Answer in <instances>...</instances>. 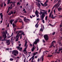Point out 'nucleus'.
Here are the masks:
<instances>
[{
	"label": "nucleus",
	"instance_id": "f257e3e1",
	"mask_svg": "<svg viewBox=\"0 0 62 62\" xmlns=\"http://www.w3.org/2000/svg\"><path fill=\"white\" fill-rule=\"evenodd\" d=\"M42 10V11H43L44 12H42L41 11H40L39 14L40 15H41V14H42L41 16V20H42V22L43 23H45V22H44V20H43V19H44V17L45 16V15L46 14V15H47V11H46L43 10Z\"/></svg>",
	"mask_w": 62,
	"mask_h": 62
},
{
	"label": "nucleus",
	"instance_id": "f03ea898",
	"mask_svg": "<svg viewBox=\"0 0 62 62\" xmlns=\"http://www.w3.org/2000/svg\"><path fill=\"white\" fill-rule=\"evenodd\" d=\"M7 31H6L5 32H3V37L4 39H1L0 37V40L1 41H3L4 40H6V38H7Z\"/></svg>",
	"mask_w": 62,
	"mask_h": 62
},
{
	"label": "nucleus",
	"instance_id": "7ed1b4c3",
	"mask_svg": "<svg viewBox=\"0 0 62 62\" xmlns=\"http://www.w3.org/2000/svg\"><path fill=\"white\" fill-rule=\"evenodd\" d=\"M20 36L21 39H22V34H19V35L18 34L16 37V41H17L19 40V38Z\"/></svg>",
	"mask_w": 62,
	"mask_h": 62
},
{
	"label": "nucleus",
	"instance_id": "20e7f679",
	"mask_svg": "<svg viewBox=\"0 0 62 62\" xmlns=\"http://www.w3.org/2000/svg\"><path fill=\"white\" fill-rule=\"evenodd\" d=\"M12 54H13L14 55L16 56L18 54V51L17 50H14L12 52Z\"/></svg>",
	"mask_w": 62,
	"mask_h": 62
},
{
	"label": "nucleus",
	"instance_id": "39448f33",
	"mask_svg": "<svg viewBox=\"0 0 62 62\" xmlns=\"http://www.w3.org/2000/svg\"><path fill=\"white\" fill-rule=\"evenodd\" d=\"M44 37L46 40H48L49 39V37L47 35H44Z\"/></svg>",
	"mask_w": 62,
	"mask_h": 62
},
{
	"label": "nucleus",
	"instance_id": "423d86ee",
	"mask_svg": "<svg viewBox=\"0 0 62 62\" xmlns=\"http://www.w3.org/2000/svg\"><path fill=\"white\" fill-rule=\"evenodd\" d=\"M21 44H20L19 45V46L17 47V49L19 50V51H21V50H22V47H20V46H21Z\"/></svg>",
	"mask_w": 62,
	"mask_h": 62
},
{
	"label": "nucleus",
	"instance_id": "0eeeda50",
	"mask_svg": "<svg viewBox=\"0 0 62 62\" xmlns=\"http://www.w3.org/2000/svg\"><path fill=\"white\" fill-rule=\"evenodd\" d=\"M39 40L38 39H37L36 41H35L33 43V44H37L38 43V41H39Z\"/></svg>",
	"mask_w": 62,
	"mask_h": 62
},
{
	"label": "nucleus",
	"instance_id": "6e6552de",
	"mask_svg": "<svg viewBox=\"0 0 62 62\" xmlns=\"http://www.w3.org/2000/svg\"><path fill=\"white\" fill-rule=\"evenodd\" d=\"M6 44H7V45H9L10 44V42L8 40H7L6 41Z\"/></svg>",
	"mask_w": 62,
	"mask_h": 62
},
{
	"label": "nucleus",
	"instance_id": "1a4fd4ad",
	"mask_svg": "<svg viewBox=\"0 0 62 62\" xmlns=\"http://www.w3.org/2000/svg\"><path fill=\"white\" fill-rule=\"evenodd\" d=\"M24 21V22H26H26H27L28 21H29V20L28 19H25V17Z\"/></svg>",
	"mask_w": 62,
	"mask_h": 62
},
{
	"label": "nucleus",
	"instance_id": "9d476101",
	"mask_svg": "<svg viewBox=\"0 0 62 62\" xmlns=\"http://www.w3.org/2000/svg\"><path fill=\"white\" fill-rule=\"evenodd\" d=\"M58 11H60L62 9V8H61V7H59L58 8Z\"/></svg>",
	"mask_w": 62,
	"mask_h": 62
},
{
	"label": "nucleus",
	"instance_id": "9b49d317",
	"mask_svg": "<svg viewBox=\"0 0 62 62\" xmlns=\"http://www.w3.org/2000/svg\"><path fill=\"white\" fill-rule=\"evenodd\" d=\"M0 16H1V19H2V20H3V18H2V17H3V15H2V13H1L0 14Z\"/></svg>",
	"mask_w": 62,
	"mask_h": 62
},
{
	"label": "nucleus",
	"instance_id": "f8f14e48",
	"mask_svg": "<svg viewBox=\"0 0 62 62\" xmlns=\"http://www.w3.org/2000/svg\"><path fill=\"white\" fill-rule=\"evenodd\" d=\"M14 21V19H12L10 20V23H11V24H12V22H13Z\"/></svg>",
	"mask_w": 62,
	"mask_h": 62
},
{
	"label": "nucleus",
	"instance_id": "ddd939ff",
	"mask_svg": "<svg viewBox=\"0 0 62 62\" xmlns=\"http://www.w3.org/2000/svg\"><path fill=\"white\" fill-rule=\"evenodd\" d=\"M27 42H26L25 43V44L24 46L25 47H26V46H27H27H28V45H27Z\"/></svg>",
	"mask_w": 62,
	"mask_h": 62
},
{
	"label": "nucleus",
	"instance_id": "4468645a",
	"mask_svg": "<svg viewBox=\"0 0 62 62\" xmlns=\"http://www.w3.org/2000/svg\"><path fill=\"white\" fill-rule=\"evenodd\" d=\"M52 15H53V14H52V11H51L50 14H49V18H50V16H52Z\"/></svg>",
	"mask_w": 62,
	"mask_h": 62
},
{
	"label": "nucleus",
	"instance_id": "2eb2a0df",
	"mask_svg": "<svg viewBox=\"0 0 62 62\" xmlns=\"http://www.w3.org/2000/svg\"><path fill=\"white\" fill-rule=\"evenodd\" d=\"M36 5L38 6V7H40V5L39 3H36Z\"/></svg>",
	"mask_w": 62,
	"mask_h": 62
},
{
	"label": "nucleus",
	"instance_id": "dca6fc26",
	"mask_svg": "<svg viewBox=\"0 0 62 62\" xmlns=\"http://www.w3.org/2000/svg\"><path fill=\"white\" fill-rule=\"evenodd\" d=\"M35 13L36 15H37V14H39V12H38V10H37L35 12Z\"/></svg>",
	"mask_w": 62,
	"mask_h": 62
},
{
	"label": "nucleus",
	"instance_id": "f3484780",
	"mask_svg": "<svg viewBox=\"0 0 62 62\" xmlns=\"http://www.w3.org/2000/svg\"><path fill=\"white\" fill-rule=\"evenodd\" d=\"M10 0H8V3L7 4H9V3H10V4H11V3H12V2H10Z\"/></svg>",
	"mask_w": 62,
	"mask_h": 62
},
{
	"label": "nucleus",
	"instance_id": "a211bd4d",
	"mask_svg": "<svg viewBox=\"0 0 62 62\" xmlns=\"http://www.w3.org/2000/svg\"><path fill=\"white\" fill-rule=\"evenodd\" d=\"M59 3H58L56 4L54 6V7H55V8L56 7H57V6H58V5H59Z\"/></svg>",
	"mask_w": 62,
	"mask_h": 62
},
{
	"label": "nucleus",
	"instance_id": "6ab92c4d",
	"mask_svg": "<svg viewBox=\"0 0 62 62\" xmlns=\"http://www.w3.org/2000/svg\"><path fill=\"white\" fill-rule=\"evenodd\" d=\"M31 59H32V60H31V62H33V60H34V56H32V57H31Z\"/></svg>",
	"mask_w": 62,
	"mask_h": 62
},
{
	"label": "nucleus",
	"instance_id": "aec40b11",
	"mask_svg": "<svg viewBox=\"0 0 62 62\" xmlns=\"http://www.w3.org/2000/svg\"><path fill=\"white\" fill-rule=\"evenodd\" d=\"M35 47H33L32 48V49H31V51H32V52H33L34 51V50H35Z\"/></svg>",
	"mask_w": 62,
	"mask_h": 62
},
{
	"label": "nucleus",
	"instance_id": "412c9836",
	"mask_svg": "<svg viewBox=\"0 0 62 62\" xmlns=\"http://www.w3.org/2000/svg\"><path fill=\"white\" fill-rule=\"evenodd\" d=\"M23 58H24V62H25V60L26 59V58H25V56L23 57Z\"/></svg>",
	"mask_w": 62,
	"mask_h": 62
},
{
	"label": "nucleus",
	"instance_id": "4be33fe9",
	"mask_svg": "<svg viewBox=\"0 0 62 62\" xmlns=\"http://www.w3.org/2000/svg\"><path fill=\"white\" fill-rule=\"evenodd\" d=\"M13 27L14 28V27H16V25L14 24V23H13Z\"/></svg>",
	"mask_w": 62,
	"mask_h": 62
},
{
	"label": "nucleus",
	"instance_id": "5701e85b",
	"mask_svg": "<svg viewBox=\"0 0 62 62\" xmlns=\"http://www.w3.org/2000/svg\"><path fill=\"white\" fill-rule=\"evenodd\" d=\"M48 18V16H46V17H45V20L46 21H47V19Z\"/></svg>",
	"mask_w": 62,
	"mask_h": 62
},
{
	"label": "nucleus",
	"instance_id": "b1692460",
	"mask_svg": "<svg viewBox=\"0 0 62 62\" xmlns=\"http://www.w3.org/2000/svg\"><path fill=\"white\" fill-rule=\"evenodd\" d=\"M21 34V37H22V35H23L24 36L25 35V34H24V32H23L21 34Z\"/></svg>",
	"mask_w": 62,
	"mask_h": 62
},
{
	"label": "nucleus",
	"instance_id": "393cba45",
	"mask_svg": "<svg viewBox=\"0 0 62 62\" xmlns=\"http://www.w3.org/2000/svg\"><path fill=\"white\" fill-rule=\"evenodd\" d=\"M15 38V37H14V38H13V37H12L11 38V40H14V39Z\"/></svg>",
	"mask_w": 62,
	"mask_h": 62
},
{
	"label": "nucleus",
	"instance_id": "a878e982",
	"mask_svg": "<svg viewBox=\"0 0 62 62\" xmlns=\"http://www.w3.org/2000/svg\"><path fill=\"white\" fill-rule=\"evenodd\" d=\"M27 48V46L26 48L24 50H23L24 52H25V51H26V48Z\"/></svg>",
	"mask_w": 62,
	"mask_h": 62
},
{
	"label": "nucleus",
	"instance_id": "bb28decb",
	"mask_svg": "<svg viewBox=\"0 0 62 62\" xmlns=\"http://www.w3.org/2000/svg\"><path fill=\"white\" fill-rule=\"evenodd\" d=\"M19 22H20V23H23V21H22V20H21V19L20 20V21Z\"/></svg>",
	"mask_w": 62,
	"mask_h": 62
},
{
	"label": "nucleus",
	"instance_id": "cd10ccee",
	"mask_svg": "<svg viewBox=\"0 0 62 62\" xmlns=\"http://www.w3.org/2000/svg\"><path fill=\"white\" fill-rule=\"evenodd\" d=\"M36 54V53H34L33 54V56H34V57L35 56V55Z\"/></svg>",
	"mask_w": 62,
	"mask_h": 62
},
{
	"label": "nucleus",
	"instance_id": "c85d7f7f",
	"mask_svg": "<svg viewBox=\"0 0 62 62\" xmlns=\"http://www.w3.org/2000/svg\"><path fill=\"white\" fill-rule=\"evenodd\" d=\"M37 1L38 2V3H39V2H42L40 0H37Z\"/></svg>",
	"mask_w": 62,
	"mask_h": 62
},
{
	"label": "nucleus",
	"instance_id": "c756f323",
	"mask_svg": "<svg viewBox=\"0 0 62 62\" xmlns=\"http://www.w3.org/2000/svg\"><path fill=\"white\" fill-rule=\"evenodd\" d=\"M15 2H12V4H13V5L14 6H14H15Z\"/></svg>",
	"mask_w": 62,
	"mask_h": 62
},
{
	"label": "nucleus",
	"instance_id": "7c9ffc66",
	"mask_svg": "<svg viewBox=\"0 0 62 62\" xmlns=\"http://www.w3.org/2000/svg\"><path fill=\"white\" fill-rule=\"evenodd\" d=\"M9 9V8H8V9L7 11V13H8V12H9V11L10 10Z\"/></svg>",
	"mask_w": 62,
	"mask_h": 62
},
{
	"label": "nucleus",
	"instance_id": "2f4dec72",
	"mask_svg": "<svg viewBox=\"0 0 62 62\" xmlns=\"http://www.w3.org/2000/svg\"><path fill=\"white\" fill-rule=\"evenodd\" d=\"M10 61H13V59L12 58H10Z\"/></svg>",
	"mask_w": 62,
	"mask_h": 62
},
{
	"label": "nucleus",
	"instance_id": "473e14b6",
	"mask_svg": "<svg viewBox=\"0 0 62 62\" xmlns=\"http://www.w3.org/2000/svg\"><path fill=\"white\" fill-rule=\"evenodd\" d=\"M53 55H48V56L47 57H51V56H52Z\"/></svg>",
	"mask_w": 62,
	"mask_h": 62
},
{
	"label": "nucleus",
	"instance_id": "72a5a7b5",
	"mask_svg": "<svg viewBox=\"0 0 62 62\" xmlns=\"http://www.w3.org/2000/svg\"><path fill=\"white\" fill-rule=\"evenodd\" d=\"M22 28L21 29H22V28H23V24H22Z\"/></svg>",
	"mask_w": 62,
	"mask_h": 62
},
{
	"label": "nucleus",
	"instance_id": "f704fd0d",
	"mask_svg": "<svg viewBox=\"0 0 62 62\" xmlns=\"http://www.w3.org/2000/svg\"><path fill=\"white\" fill-rule=\"evenodd\" d=\"M53 46H54V44H52V45H51L50 46V48H51V47Z\"/></svg>",
	"mask_w": 62,
	"mask_h": 62
},
{
	"label": "nucleus",
	"instance_id": "c9c22d12",
	"mask_svg": "<svg viewBox=\"0 0 62 62\" xmlns=\"http://www.w3.org/2000/svg\"><path fill=\"white\" fill-rule=\"evenodd\" d=\"M61 50H62V48H61L59 50V52H60V51H61Z\"/></svg>",
	"mask_w": 62,
	"mask_h": 62
},
{
	"label": "nucleus",
	"instance_id": "e433bc0d",
	"mask_svg": "<svg viewBox=\"0 0 62 62\" xmlns=\"http://www.w3.org/2000/svg\"><path fill=\"white\" fill-rule=\"evenodd\" d=\"M22 31H19V33H18V34H19V33H22Z\"/></svg>",
	"mask_w": 62,
	"mask_h": 62
},
{
	"label": "nucleus",
	"instance_id": "4c0bfd02",
	"mask_svg": "<svg viewBox=\"0 0 62 62\" xmlns=\"http://www.w3.org/2000/svg\"><path fill=\"white\" fill-rule=\"evenodd\" d=\"M40 4L42 5V6H44V4H43V3L41 2H40Z\"/></svg>",
	"mask_w": 62,
	"mask_h": 62
},
{
	"label": "nucleus",
	"instance_id": "58836bf2",
	"mask_svg": "<svg viewBox=\"0 0 62 62\" xmlns=\"http://www.w3.org/2000/svg\"><path fill=\"white\" fill-rule=\"evenodd\" d=\"M17 5H20V3H19V2H18L17 3Z\"/></svg>",
	"mask_w": 62,
	"mask_h": 62
},
{
	"label": "nucleus",
	"instance_id": "ea45409f",
	"mask_svg": "<svg viewBox=\"0 0 62 62\" xmlns=\"http://www.w3.org/2000/svg\"><path fill=\"white\" fill-rule=\"evenodd\" d=\"M37 17H39V14H37V15H36Z\"/></svg>",
	"mask_w": 62,
	"mask_h": 62
},
{
	"label": "nucleus",
	"instance_id": "a19ab883",
	"mask_svg": "<svg viewBox=\"0 0 62 62\" xmlns=\"http://www.w3.org/2000/svg\"><path fill=\"white\" fill-rule=\"evenodd\" d=\"M55 32H54L52 33V35H54V34H55Z\"/></svg>",
	"mask_w": 62,
	"mask_h": 62
},
{
	"label": "nucleus",
	"instance_id": "79ce46f5",
	"mask_svg": "<svg viewBox=\"0 0 62 62\" xmlns=\"http://www.w3.org/2000/svg\"><path fill=\"white\" fill-rule=\"evenodd\" d=\"M40 31H42V32H43V29H40Z\"/></svg>",
	"mask_w": 62,
	"mask_h": 62
},
{
	"label": "nucleus",
	"instance_id": "37998d69",
	"mask_svg": "<svg viewBox=\"0 0 62 62\" xmlns=\"http://www.w3.org/2000/svg\"><path fill=\"white\" fill-rule=\"evenodd\" d=\"M41 59H42V61H43V57H42V58H41Z\"/></svg>",
	"mask_w": 62,
	"mask_h": 62
},
{
	"label": "nucleus",
	"instance_id": "c03bdc74",
	"mask_svg": "<svg viewBox=\"0 0 62 62\" xmlns=\"http://www.w3.org/2000/svg\"><path fill=\"white\" fill-rule=\"evenodd\" d=\"M53 17L52 18L53 19H54V18H55V17H56V16H55L54 17V16H53Z\"/></svg>",
	"mask_w": 62,
	"mask_h": 62
},
{
	"label": "nucleus",
	"instance_id": "a18cd8bd",
	"mask_svg": "<svg viewBox=\"0 0 62 62\" xmlns=\"http://www.w3.org/2000/svg\"><path fill=\"white\" fill-rule=\"evenodd\" d=\"M21 18H18L17 19V20H21Z\"/></svg>",
	"mask_w": 62,
	"mask_h": 62
},
{
	"label": "nucleus",
	"instance_id": "49530a36",
	"mask_svg": "<svg viewBox=\"0 0 62 62\" xmlns=\"http://www.w3.org/2000/svg\"><path fill=\"white\" fill-rule=\"evenodd\" d=\"M30 46H31V47H32V44H31V43H30Z\"/></svg>",
	"mask_w": 62,
	"mask_h": 62
},
{
	"label": "nucleus",
	"instance_id": "de8ad7c7",
	"mask_svg": "<svg viewBox=\"0 0 62 62\" xmlns=\"http://www.w3.org/2000/svg\"><path fill=\"white\" fill-rule=\"evenodd\" d=\"M53 16H54V15H51V16H50V17H51V18H53Z\"/></svg>",
	"mask_w": 62,
	"mask_h": 62
},
{
	"label": "nucleus",
	"instance_id": "09e8293b",
	"mask_svg": "<svg viewBox=\"0 0 62 62\" xmlns=\"http://www.w3.org/2000/svg\"><path fill=\"white\" fill-rule=\"evenodd\" d=\"M14 42H11V43H12V45L13 46V43H14Z\"/></svg>",
	"mask_w": 62,
	"mask_h": 62
},
{
	"label": "nucleus",
	"instance_id": "8fccbe9b",
	"mask_svg": "<svg viewBox=\"0 0 62 62\" xmlns=\"http://www.w3.org/2000/svg\"><path fill=\"white\" fill-rule=\"evenodd\" d=\"M4 6H6V3H5L4 2Z\"/></svg>",
	"mask_w": 62,
	"mask_h": 62
},
{
	"label": "nucleus",
	"instance_id": "3c124183",
	"mask_svg": "<svg viewBox=\"0 0 62 62\" xmlns=\"http://www.w3.org/2000/svg\"><path fill=\"white\" fill-rule=\"evenodd\" d=\"M17 22H18V21L16 20L15 22V23H17Z\"/></svg>",
	"mask_w": 62,
	"mask_h": 62
},
{
	"label": "nucleus",
	"instance_id": "603ef678",
	"mask_svg": "<svg viewBox=\"0 0 62 62\" xmlns=\"http://www.w3.org/2000/svg\"><path fill=\"white\" fill-rule=\"evenodd\" d=\"M39 60H40V59L39 58H38V62H39Z\"/></svg>",
	"mask_w": 62,
	"mask_h": 62
},
{
	"label": "nucleus",
	"instance_id": "864d4df0",
	"mask_svg": "<svg viewBox=\"0 0 62 62\" xmlns=\"http://www.w3.org/2000/svg\"><path fill=\"white\" fill-rule=\"evenodd\" d=\"M37 51H38V50H39V48H38V46H37Z\"/></svg>",
	"mask_w": 62,
	"mask_h": 62
},
{
	"label": "nucleus",
	"instance_id": "5fc2aeb1",
	"mask_svg": "<svg viewBox=\"0 0 62 62\" xmlns=\"http://www.w3.org/2000/svg\"><path fill=\"white\" fill-rule=\"evenodd\" d=\"M55 42V41H53L52 42V44H53V43H54V42Z\"/></svg>",
	"mask_w": 62,
	"mask_h": 62
},
{
	"label": "nucleus",
	"instance_id": "6e6d98bb",
	"mask_svg": "<svg viewBox=\"0 0 62 62\" xmlns=\"http://www.w3.org/2000/svg\"><path fill=\"white\" fill-rule=\"evenodd\" d=\"M43 42H45V40L44 39L43 40Z\"/></svg>",
	"mask_w": 62,
	"mask_h": 62
},
{
	"label": "nucleus",
	"instance_id": "4d7b16f0",
	"mask_svg": "<svg viewBox=\"0 0 62 62\" xmlns=\"http://www.w3.org/2000/svg\"><path fill=\"white\" fill-rule=\"evenodd\" d=\"M39 18H37V21H39Z\"/></svg>",
	"mask_w": 62,
	"mask_h": 62
},
{
	"label": "nucleus",
	"instance_id": "13d9d810",
	"mask_svg": "<svg viewBox=\"0 0 62 62\" xmlns=\"http://www.w3.org/2000/svg\"><path fill=\"white\" fill-rule=\"evenodd\" d=\"M7 26L8 27H9V23L8 24V25Z\"/></svg>",
	"mask_w": 62,
	"mask_h": 62
},
{
	"label": "nucleus",
	"instance_id": "bf43d9fd",
	"mask_svg": "<svg viewBox=\"0 0 62 62\" xmlns=\"http://www.w3.org/2000/svg\"><path fill=\"white\" fill-rule=\"evenodd\" d=\"M38 22L35 25V26H36L37 25H38Z\"/></svg>",
	"mask_w": 62,
	"mask_h": 62
},
{
	"label": "nucleus",
	"instance_id": "052dcab7",
	"mask_svg": "<svg viewBox=\"0 0 62 62\" xmlns=\"http://www.w3.org/2000/svg\"><path fill=\"white\" fill-rule=\"evenodd\" d=\"M50 11H51V10H50V9H49V10H48V13H49V12H50Z\"/></svg>",
	"mask_w": 62,
	"mask_h": 62
},
{
	"label": "nucleus",
	"instance_id": "680f3d73",
	"mask_svg": "<svg viewBox=\"0 0 62 62\" xmlns=\"http://www.w3.org/2000/svg\"><path fill=\"white\" fill-rule=\"evenodd\" d=\"M11 14H13V12L12 11H11Z\"/></svg>",
	"mask_w": 62,
	"mask_h": 62
},
{
	"label": "nucleus",
	"instance_id": "e2e57ef3",
	"mask_svg": "<svg viewBox=\"0 0 62 62\" xmlns=\"http://www.w3.org/2000/svg\"><path fill=\"white\" fill-rule=\"evenodd\" d=\"M57 50H58V49H56V50H55V54H56V51H57Z\"/></svg>",
	"mask_w": 62,
	"mask_h": 62
},
{
	"label": "nucleus",
	"instance_id": "0e129e2a",
	"mask_svg": "<svg viewBox=\"0 0 62 62\" xmlns=\"http://www.w3.org/2000/svg\"><path fill=\"white\" fill-rule=\"evenodd\" d=\"M3 7V4H2L1 5V7L2 8Z\"/></svg>",
	"mask_w": 62,
	"mask_h": 62
},
{
	"label": "nucleus",
	"instance_id": "69168bd1",
	"mask_svg": "<svg viewBox=\"0 0 62 62\" xmlns=\"http://www.w3.org/2000/svg\"><path fill=\"white\" fill-rule=\"evenodd\" d=\"M11 13H10L8 14V15H10V16L11 15Z\"/></svg>",
	"mask_w": 62,
	"mask_h": 62
},
{
	"label": "nucleus",
	"instance_id": "338daca9",
	"mask_svg": "<svg viewBox=\"0 0 62 62\" xmlns=\"http://www.w3.org/2000/svg\"><path fill=\"white\" fill-rule=\"evenodd\" d=\"M25 9L24 8L23 9V11H25Z\"/></svg>",
	"mask_w": 62,
	"mask_h": 62
},
{
	"label": "nucleus",
	"instance_id": "774afa93",
	"mask_svg": "<svg viewBox=\"0 0 62 62\" xmlns=\"http://www.w3.org/2000/svg\"><path fill=\"white\" fill-rule=\"evenodd\" d=\"M16 11H15L14 12V14H15L16 13Z\"/></svg>",
	"mask_w": 62,
	"mask_h": 62
}]
</instances>
